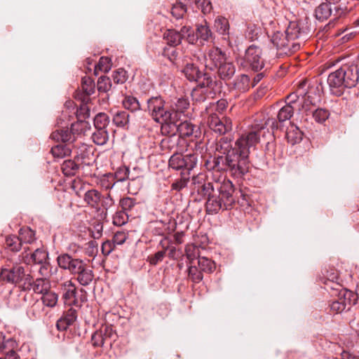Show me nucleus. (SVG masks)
Listing matches in <instances>:
<instances>
[{
    "label": "nucleus",
    "mask_w": 359,
    "mask_h": 359,
    "mask_svg": "<svg viewBox=\"0 0 359 359\" xmlns=\"http://www.w3.org/2000/svg\"><path fill=\"white\" fill-rule=\"evenodd\" d=\"M264 128L263 124L255 125L233 144L231 137H222L217 141L215 146L219 155L215 156L212 161H205L207 170L226 171L235 178H242L249 171L250 149L258 143L259 132Z\"/></svg>",
    "instance_id": "obj_1"
},
{
    "label": "nucleus",
    "mask_w": 359,
    "mask_h": 359,
    "mask_svg": "<svg viewBox=\"0 0 359 359\" xmlns=\"http://www.w3.org/2000/svg\"><path fill=\"white\" fill-rule=\"evenodd\" d=\"M311 30L308 24H288L284 32H275L271 41L278 50V55L288 56L299 50L301 44L299 40H306Z\"/></svg>",
    "instance_id": "obj_2"
},
{
    "label": "nucleus",
    "mask_w": 359,
    "mask_h": 359,
    "mask_svg": "<svg viewBox=\"0 0 359 359\" xmlns=\"http://www.w3.org/2000/svg\"><path fill=\"white\" fill-rule=\"evenodd\" d=\"M216 191L205 202L207 214H217L220 210H230L236 203V189L232 182L224 178L222 182H216Z\"/></svg>",
    "instance_id": "obj_3"
},
{
    "label": "nucleus",
    "mask_w": 359,
    "mask_h": 359,
    "mask_svg": "<svg viewBox=\"0 0 359 359\" xmlns=\"http://www.w3.org/2000/svg\"><path fill=\"white\" fill-rule=\"evenodd\" d=\"M359 81V68L353 62L341 65L327 77L332 94L341 96L346 88H351L356 86Z\"/></svg>",
    "instance_id": "obj_4"
},
{
    "label": "nucleus",
    "mask_w": 359,
    "mask_h": 359,
    "mask_svg": "<svg viewBox=\"0 0 359 359\" xmlns=\"http://www.w3.org/2000/svg\"><path fill=\"white\" fill-rule=\"evenodd\" d=\"M182 73L189 81L198 82L201 88H209L215 95L222 92V82L210 73H203L194 63H187Z\"/></svg>",
    "instance_id": "obj_5"
},
{
    "label": "nucleus",
    "mask_w": 359,
    "mask_h": 359,
    "mask_svg": "<svg viewBox=\"0 0 359 359\" xmlns=\"http://www.w3.org/2000/svg\"><path fill=\"white\" fill-rule=\"evenodd\" d=\"M32 275L29 265L22 263L13 264L11 269H3L0 279L9 283L18 285L22 292H29Z\"/></svg>",
    "instance_id": "obj_6"
},
{
    "label": "nucleus",
    "mask_w": 359,
    "mask_h": 359,
    "mask_svg": "<svg viewBox=\"0 0 359 359\" xmlns=\"http://www.w3.org/2000/svg\"><path fill=\"white\" fill-rule=\"evenodd\" d=\"M205 149V144L201 141L195 143L194 151L191 154L183 155L182 151L173 153L168 161L169 168L175 170H182L190 175V171L197 165L198 153L202 154Z\"/></svg>",
    "instance_id": "obj_7"
},
{
    "label": "nucleus",
    "mask_w": 359,
    "mask_h": 359,
    "mask_svg": "<svg viewBox=\"0 0 359 359\" xmlns=\"http://www.w3.org/2000/svg\"><path fill=\"white\" fill-rule=\"evenodd\" d=\"M144 110L148 112L155 122L166 123V126H162L163 130H166L168 127H170V124H172L169 102H166L161 95L149 97L147 100V108Z\"/></svg>",
    "instance_id": "obj_8"
},
{
    "label": "nucleus",
    "mask_w": 359,
    "mask_h": 359,
    "mask_svg": "<svg viewBox=\"0 0 359 359\" xmlns=\"http://www.w3.org/2000/svg\"><path fill=\"white\" fill-rule=\"evenodd\" d=\"M83 198L88 206L97 210H100L102 208L107 210L114 204V201L110 194L102 195L95 189L86 191Z\"/></svg>",
    "instance_id": "obj_9"
},
{
    "label": "nucleus",
    "mask_w": 359,
    "mask_h": 359,
    "mask_svg": "<svg viewBox=\"0 0 359 359\" xmlns=\"http://www.w3.org/2000/svg\"><path fill=\"white\" fill-rule=\"evenodd\" d=\"M89 123L84 121L78 120L76 122L71 125L70 131L68 129H57L53 131L50 135V138L56 142H62L66 143L75 141L74 135L81 134L85 133V129Z\"/></svg>",
    "instance_id": "obj_10"
},
{
    "label": "nucleus",
    "mask_w": 359,
    "mask_h": 359,
    "mask_svg": "<svg viewBox=\"0 0 359 359\" xmlns=\"http://www.w3.org/2000/svg\"><path fill=\"white\" fill-rule=\"evenodd\" d=\"M357 294L353 291H345V293L332 297L329 304L330 312L332 314L341 313L346 309L348 310L351 305L355 304Z\"/></svg>",
    "instance_id": "obj_11"
},
{
    "label": "nucleus",
    "mask_w": 359,
    "mask_h": 359,
    "mask_svg": "<svg viewBox=\"0 0 359 359\" xmlns=\"http://www.w3.org/2000/svg\"><path fill=\"white\" fill-rule=\"evenodd\" d=\"M207 123L210 129L219 135H224L232 130L231 119L226 116L219 118L216 113L209 115Z\"/></svg>",
    "instance_id": "obj_12"
},
{
    "label": "nucleus",
    "mask_w": 359,
    "mask_h": 359,
    "mask_svg": "<svg viewBox=\"0 0 359 359\" xmlns=\"http://www.w3.org/2000/svg\"><path fill=\"white\" fill-rule=\"evenodd\" d=\"M170 113L172 114V123L176 124L180 121L182 115H184L189 109L190 102L185 96L175 97L169 101Z\"/></svg>",
    "instance_id": "obj_13"
},
{
    "label": "nucleus",
    "mask_w": 359,
    "mask_h": 359,
    "mask_svg": "<svg viewBox=\"0 0 359 359\" xmlns=\"http://www.w3.org/2000/svg\"><path fill=\"white\" fill-rule=\"evenodd\" d=\"M243 59L254 71H260L264 66L262 50L256 45L252 44L245 50Z\"/></svg>",
    "instance_id": "obj_14"
},
{
    "label": "nucleus",
    "mask_w": 359,
    "mask_h": 359,
    "mask_svg": "<svg viewBox=\"0 0 359 359\" xmlns=\"http://www.w3.org/2000/svg\"><path fill=\"white\" fill-rule=\"evenodd\" d=\"M57 262L60 268L68 271L72 275L76 273L86 263L84 260L74 257L68 253L60 255L57 257Z\"/></svg>",
    "instance_id": "obj_15"
},
{
    "label": "nucleus",
    "mask_w": 359,
    "mask_h": 359,
    "mask_svg": "<svg viewBox=\"0 0 359 359\" xmlns=\"http://www.w3.org/2000/svg\"><path fill=\"white\" fill-rule=\"evenodd\" d=\"M20 261L27 265L40 264L48 261V253L43 249L37 248L32 253H28L26 248L19 256Z\"/></svg>",
    "instance_id": "obj_16"
},
{
    "label": "nucleus",
    "mask_w": 359,
    "mask_h": 359,
    "mask_svg": "<svg viewBox=\"0 0 359 359\" xmlns=\"http://www.w3.org/2000/svg\"><path fill=\"white\" fill-rule=\"evenodd\" d=\"M229 91L236 94L245 93L252 88L251 79L247 74L237 76L232 81L226 83Z\"/></svg>",
    "instance_id": "obj_17"
},
{
    "label": "nucleus",
    "mask_w": 359,
    "mask_h": 359,
    "mask_svg": "<svg viewBox=\"0 0 359 359\" xmlns=\"http://www.w3.org/2000/svg\"><path fill=\"white\" fill-rule=\"evenodd\" d=\"M177 128V131L179 133V136L181 138L194 137L196 138L200 137L201 135V130L197 125H195L189 121L185 120L176 124H172Z\"/></svg>",
    "instance_id": "obj_18"
},
{
    "label": "nucleus",
    "mask_w": 359,
    "mask_h": 359,
    "mask_svg": "<svg viewBox=\"0 0 359 359\" xmlns=\"http://www.w3.org/2000/svg\"><path fill=\"white\" fill-rule=\"evenodd\" d=\"M81 90L75 92L76 100H82L83 102H90V96L95 93V84L94 81L88 76H84L81 79Z\"/></svg>",
    "instance_id": "obj_19"
},
{
    "label": "nucleus",
    "mask_w": 359,
    "mask_h": 359,
    "mask_svg": "<svg viewBox=\"0 0 359 359\" xmlns=\"http://www.w3.org/2000/svg\"><path fill=\"white\" fill-rule=\"evenodd\" d=\"M58 300V295L55 292L51 291L50 290L48 292H45L42 294L41 301L40 303L39 302H35L32 306L33 314L35 316L40 315V309L43 306H46L50 308H53L56 306Z\"/></svg>",
    "instance_id": "obj_20"
},
{
    "label": "nucleus",
    "mask_w": 359,
    "mask_h": 359,
    "mask_svg": "<svg viewBox=\"0 0 359 359\" xmlns=\"http://www.w3.org/2000/svg\"><path fill=\"white\" fill-rule=\"evenodd\" d=\"M60 289L62 292V297L65 304L69 305L76 304V287L71 280L60 283Z\"/></svg>",
    "instance_id": "obj_21"
},
{
    "label": "nucleus",
    "mask_w": 359,
    "mask_h": 359,
    "mask_svg": "<svg viewBox=\"0 0 359 359\" xmlns=\"http://www.w3.org/2000/svg\"><path fill=\"white\" fill-rule=\"evenodd\" d=\"M72 148L75 149L76 155L74 158L76 161L81 164H90V156L93 154L90 146L84 143H80V144L73 145Z\"/></svg>",
    "instance_id": "obj_22"
},
{
    "label": "nucleus",
    "mask_w": 359,
    "mask_h": 359,
    "mask_svg": "<svg viewBox=\"0 0 359 359\" xmlns=\"http://www.w3.org/2000/svg\"><path fill=\"white\" fill-rule=\"evenodd\" d=\"M77 318V311L73 308H69L65 311L62 316L57 320L56 327L59 331H65L73 325Z\"/></svg>",
    "instance_id": "obj_23"
},
{
    "label": "nucleus",
    "mask_w": 359,
    "mask_h": 359,
    "mask_svg": "<svg viewBox=\"0 0 359 359\" xmlns=\"http://www.w3.org/2000/svg\"><path fill=\"white\" fill-rule=\"evenodd\" d=\"M183 140L179 135L173 133L163 138L161 140V146L163 149L175 153V151H183L182 145L181 144Z\"/></svg>",
    "instance_id": "obj_24"
},
{
    "label": "nucleus",
    "mask_w": 359,
    "mask_h": 359,
    "mask_svg": "<svg viewBox=\"0 0 359 359\" xmlns=\"http://www.w3.org/2000/svg\"><path fill=\"white\" fill-rule=\"evenodd\" d=\"M294 111V107L293 105L285 104L282 107L277 114V120H272L271 127L273 129H278L281 127V123L290 120Z\"/></svg>",
    "instance_id": "obj_25"
},
{
    "label": "nucleus",
    "mask_w": 359,
    "mask_h": 359,
    "mask_svg": "<svg viewBox=\"0 0 359 359\" xmlns=\"http://www.w3.org/2000/svg\"><path fill=\"white\" fill-rule=\"evenodd\" d=\"M73 276L82 286L89 285L94 278L93 271L86 262Z\"/></svg>",
    "instance_id": "obj_26"
},
{
    "label": "nucleus",
    "mask_w": 359,
    "mask_h": 359,
    "mask_svg": "<svg viewBox=\"0 0 359 359\" xmlns=\"http://www.w3.org/2000/svg\"><path fill=\"white\" fill-rule=\"evenodd\" d=\"M205 60L206 62L217 68L226 60V55L220 48L214 47L208 50Z\"/></svg>",
    "instance_id": "obj_27"
},
{
    "label": "nucleus",
    "mask_w": 359,
    "mask_h": 359,
    "mask_svg": "<svg viewBox=\"0 0 359 359\" xmlns=\"http://www.w3.org/2000/svg\"><path fill=\"white\" fill-rule=\"evenodd\" d=\"M29 291L32 290L36 294H43L50 290V281L47 278H38L35 280L32 277Z\"/></svg>",
    "instance_id": "obj_28"
},
{
    "label": "nucleus",
    "mask_w": 359,
    "mask_h": 359,
    "mask_svg": "<svg viewBox=\"0 0 359 359\" xmlns=\"http://www.w3.org/2000/svg\"><path fill=\"white\" fill-rule=\"evenodd\" d=\"M139 205L140 202L137 198L133 197L126 196L119 201V206L130 216H133L135 212H137Z\"/></svg>",
    "instance_id": "obj_29"
},
{
    "label": "nucleus",
    "mask_w": 359,
    "mask_h": 359,
    "mask_svg": "<svg viewBox=\"0 0 359 359\" xmlns=\"http://www.w3.org/2000/svg\"><path fill=\"white\" fill-rule=\"evenodd\" d=\"M236 72V68L232 62L225 61L217 67V74L220 79L228 81L232 78Z\"/></svg>",
    "instance_id": "obj_30"
},
{
    "label": "nucleus",
    "mask_w": 359,
    "mask_h": 359,
    "mask_svg": "<svg viewBox=\"0 0 359 359\" xmlns=\"http://www.w3.org/2000/svg\"><path fill=\"white\" fill-rule=\"evenodd\" d=\"M324 288L327 291L332 297L343 293L344 294L345 291H350L349 290L344 288L337 281L330 280V278H326V280L324 281Z\"/></svg>",
    "instance_id": "obj_31"
},
{
    "label": "nucleus",
    "mask_w": 359,
    "mask_h": 359,
    "mask_svg": "<svg viewBox=\"0 0 359 359\" xmlns=\"http://www.w3.org/2000/svg\"><path fill=\"white\" fill-rule=\"evenodd\" d=\"M187 272L189 280H191L194 283H198L202 281L203 273L198 268L194 260H191L189 262Z\"/></svg>",
    "instance_id": "obj_32"
},
{
    "label": "nucleus",
    "mask_w": 359,
    "mask_h": 359,
    "mask_svg": "<svg viewBox=\"0 0 359 359\" xmlns=\"http://www.w3.org/2000/svg\"><path fill=\"white\" fill-rule=\"evenodd\" d=\"M216 191L215 182H204L196 187V192L202 198L207 200Z\"/></svg>",
    "instance_id": "obj_33"
},
{
    "label": "nucleus",
    "mask_w": 359,
    "mask_h": 359,
    "mask_svg": "<svg viewBox=\"0 0 359 359\" xmlns=\"http://www.w3.org/2000/svg\"><path fill=\"white\" fill-rule=\"evenodd\" d=\"M308 81L304 80L299 83L298 88L296 92L292 93L286 97L285 104L293 105L295 107L300 96L303 97L304 88L307 86Z\"/></svg>",
    "instance_id": "obj_34"
},
{
    "label": "nucleus",
    "mask_w": 359,
    "mask_h": 359,
    "mask_svg": "<svg viewBox=\"0 0 359 359\" xmlns=\"http://www.w3.org/2000/svg\"><path fill=\"white\" fill-rule=\"evenodd\" d=\"M302 136L303 133L294 124H291L287 129L286 138L287 142L292 145L299 142L302 140Z\"/></svg>",
    "instance_id": "obj_35"
},
{
    "label": "nucleus",
    "mask_w": 359,
    "mask_h": 359,
    "mask_svg": "<svg viewBox=\"0 0 359 359\" xmlns=\"http://www.w3.org/2000/svg\"><path fill=\"white\" fill-rule=\"evenodd\" d=\"M196 264L203 273H211L216 268L215 262L205 257L197 256Z\"/></svg>",
    "instance_id": "obj_36"
},
{
    "label": "nucleus",
    "mask_w": 359,
    "mask_h": 359,
    "mask_svg": "<svg viewBox=\"0 0 359 359\" xmlns=\"http://www.w3.org/2000/svg\"><path fill=\"white\" fill-rule=\"evenodd\" d=\"M72 147L69 144H58L51 148V153L55 158H62L69 156Z\"/></svg>",
    "instance_id": "obj_37"
},
{
    "label": "nucleus",
    "mask_w": 359,
    "mask_h": 359,
    "mask_svg": "<svg viewBox=\"0 0 359 359\" xmlns=\"http://www.w3.org/2000/svg\"><path fill=\"white\" fill-rule=\"evenodd\" d=\"M81 163L74 160H66L61 165L63 174L66 176L74 175L79 168Z\"/></svg>",
    "instance_id": "obj_38"
},
{
    "label": "nucleus",
    "mask_w": 359,
    "mask_h": 359,
    "mask_svg": "<svg viewBox=\"0 0 359 359\" xmlns=\"http://www.w3.org/2000/svg\"><path fill=\"white\" fill-rule=\"evenodd\" d=\"M303 99H309L313 102V106L316 107L320 103L321 95L318 87L310 86L309 89L305 90L304 88Z\"/></svg>",
    "instance_id": "obj_39"
},
{
    "label": "nucleus",
    "mask_w": 359,
    "mask_h": 359,
    "mask_svg": "<svg viewBox=\"0 0 359 359\" xmlns=\"http://www.w3.org/2000/svg\"><path fill=\"white\" fill-rule=\"evenodd\" d=\"M332 8L327 3H322L315 10V16L319 21L327 20L331 15Z\"/></svg>",
    "instance_id": "obj_40"
},
{
    "label": "nucleus",
    "mask_w": 359,
    "mask_h": 359,
    "mask_svg": "<svg viewBox=\"0 0 359 359\" xmlns=\"http://www.w3.org/2000/svg\"><path fill=\"white\" fill-rule=\"evenodd\" d=\"M164 39L170 46H176L181 43L183 36L179 32L169 29L164 34Z\"/></svg>",
    "instance_id": "obj_41"
},
{
    "label": "nucleus",
    "mask_w": 359,
    "mask_h": 359,
    "mask_svg": "<svg viewBox=\"0 0 359 359\" xmlns=\"http://www.w3.org/2000/svg\"><path fill=\"white\" fill-rule=\"evenodd\" d=\"M112 122L117 127L124 128L129 123V114L126 111H118L114 114Z\"/></svg>",
    "instance_id": "obj_42"
},
{
    "label": "nucleus",
    "mask_w": 359,
    "mask_h": 359,
    "mask_svg": "<svg viewBox=\"0 0 359 359\" xmlns=\"http://www.w3.org/2000/svg\"><path fill=\"white\" fill-rule=\"evenodd\" d=\"M122 104L125 109L132 112L142 109L138 100L132 95H126L123 100Z\"/></svg>",
    "instance_id": "obj_43"
},
{
    "label": "nucleus",
    "mask_w": 359,
    "mask_h": 359,
    "mask_svg": "<svg viewBox=\"0 0 359 359\" xmlns=\"http://www.w3.org/2000/svg\"><path fill=\"white\" fill-rule=\"evenodd\" d=\"M92 140L97 145H104L109 140V133L106 129H95L92 135Z\"/></svg>",
    "instance_id": "obj_44"
},
{
    "label": "nucleus",
    "mask_w": 359,
    "mask_h": 359,
    "mask_svg": "<svg viewBox=\"0 0 359 359\" xmlns=\"http://www.w3.org/2000/svg\"><path fill=\"white\" fill-rule=\"evenodd\" d=\"M6 248L13 252H18L22 245V243L19 236L10 235L6 238L5 241Z\"/></svg>",
    "instance_id": "obj_45"
},
{
    "label": "nucleus",
    "mask_w": 359,
    "mask_h": 359,
    "mask_svg": "<svg viewBox=\"0 0 359 359\" xmlns=\"http://www.w3.org/2000/svg\"><path fill=\"white\" fill-rule=\"evenodd\" d=\"M111 69V59L108 57H101L98 63L95 66L94 74L97 76L99 72H107Z\"/></svg>",
    "instance_id": "obj_46"
},
{
    "label": "nucleus",
    "mask_w": 359,
    "mask_h": 359,
    "mask_svg": "<svg viewBox=\"0 0 359 359\" xmlns=\"http://www.w3.org/2000/svg\"><path fill=\"white\" fill-rule=\"evenodd\" d=\"M93 121L95 129H106L109 123V117L107 114L100 112L95 116Z\"/></svg>",
    "instance_id": "obj_47"
},
{
    "label": "nucleus",
    "mask_w": 359,
    "mask_h": 359,
    "mask_svg": "<svg viewBox=\"0 0 359 359\" xmlns=\"http://www.w3.org/2000/svg\"><path fill=\"white\" fill-rule=\"evenodd\" d=\"M19 238L22 243H32L35 240V232L30 228H21L19 231Z\"/></svg>",
    "instance_id": "obj_48"
},
{
    "label": "nucleus",
    "mask_w": 359,
    "mask_h": 359,
    "mask_svg": "<svg viewBox=\"0 0 359 359\" xmlns=\"http://www.w3.org/2000/svg\"><path fill=\"white\" fill-rule=\"evenodd\" d=\"M76 100L80 102L79 107L76 112V118L78 120L83 121L90 116V108L88 106L89 102H83L82 100Z\"/></svg>",
    "instance_id": "obj_49"
},
{
    "label": "nucleus",
    "mask_w": 359,
    "mask_h": 359,
    "mask_svg": "<svg viewBox=\"0 0 359 359\" xmlns=\"http://www.w3.org/2000/svg\"><path fill=\"white\" fill-rule=\"evenodd\" d=\"M262 29L260 27L257 26L256 24H248L245 35L248 39L255 41L259 38Z\"/></svg>",
    "instance_id": "obj_50"
},
{
    "label": "nucleus",
    "mask_w": 359,
    "mask_h": 359,
    "mask_svg": "<svg viewBox=\"0 0 359 359\" xmlns=\"http://www.w3.org/2000/svg\"><path fill=\"white\" fill-rule=\"evenodd\" d=\"M196 35L197 39H201L203 41H208L212 36V32L208 24H200L197 27Z\"/></svg>",
    "instance_id": "obj_51"
},
{
    "label": "nucleus",
    "mask_w": 359,
    "mask_h": 359,
    "mask_svg": "<svg viewBox=\"0 0 359 359\" xmlns=\"http://www.w3.org/2000/svg\"><path fill=\"white\" fill-rule=\"evenodd\" d=\"M116 182H124L126 180H130V169L128 167L123 165L117 168L114 173H112Z\"/></svg>",
    "instance_id": "obj_52"
},
{
    "label": "nucleus",
    "mask_w": 359,
    "mask_h": 359,
    "mask_svg": "<svg viewBox=\"0 0 359 359\" xmlns=\"http://www.w3.org/2000/svg\"><path fill=\"white\" fill-rule=\"evenodd\" d=\"M130 216L129 214L122 209L121 210L116 211L113 216V224L116 226H121L128 222Z\"/></svg>",
    "instance_id": "obj_53"
},
{
    "label": "nucleus",
    "mask_w": 359,
    "mask_h": 359,
    "mask_svg": "<svg viewBox=\"0 0 359 359\" xmlns=\"http://www.w3.org/2000/svg\"><path fill=\"white\" fill-rule=\"evenodd\" d=\"M116 180L114 178L112 173L109 172L104 175L100 180V184L101 187L105 190L111 189L116 184Z\"/></svg>",
    "instance_id": "obj_54"
},
{
    "label": "nucleus",
    "mask_w": 359,
    "mask_h": 359,
    "mask_svg": "<svg viewBox=\"0 0 359 359\" xmlns=\"http://www.w3.org/2000/svg\"><path fill=\"white\" fill-rule=\"evenodd\" d=\"M100 330H102L104 342H106L108 339H112L113 341L116 340L117 334L111 325H102V327L100 328Z\"/></svg>",
    "instance_id": "obj_55"
},
{
    "label": "nucleus",
    "mask_w": 359,
    "mask_h": 359,
    "mask_svg": "<svg viewBox=\"0 0 359 359\" xmlns=\"http://www.w3.org/2000/svg\"><path fill=\"white\" fill-rule=\"evenodd\" d=\"M187 13V7L181 2L174 4L171 9V14L176 20L183 18Z\"/></svg>",
    "instance_id": "obj_56"
},
{
    "label": "nucleus",
    "mask_w": 359,
    "mask_h": 359,
    "mask_svg": "<svg viewBox=\"0 0 359 359\" xmlns=\"http://www.w3.org/2000/svg\"><path fill=\"white\" fill-rule=\"evenodd\" d=\"M182 174L183 176L172 184L171 187L172 190L180 191L187 186V183L189 180V175L185 172H182Z\"/></svg>",
    "instance_id": "obj_57"
},
{
    "label": "nucleus",
    "mask_w": 359,
    "mask_h": 359,
    "mask_svg": "<svg viewBox=\"0 0 359 359\" xmlns=\"http://www.w3.org/2000/svg\"><path fill=\"white\" fill-rule=\"evenodd\" d=\"M112 80L115 84H122L127 80V72L123 68H119L112 74Z\"/></svg>",
    "instance_id": "obj_58"
},
{
    "label": "nucleus",
    "mask_w": 359,
    "mask_h": 359,
    "mask_svg": "<svg viewBox=\"0 0 359 359\" xmlns=\"http://www.w3.org/2000/svg\"><path fill=\"white\" fill-rule=\"evenodd\" d=\"M111 82L109 77L101 76L97 81V90L99 92L107 93L111 89Z\"/></svg>",
    "instance_id": "obj_59"
},
{
    "label": "nucleus",
    "mask_w": 359,
    "mask_h": 359,
    "mask_svg": "<svg viewBox=\"0 0 359 359\" xmlns=\"http://www.w3.org/2000/svg\"><path fill=\"white\" fill-rule=\"evenodd\" d=\"M312 114L315 121L318 123H323L330 116L329 111L323 108H318L315 109L312 111Z\"/></svg>",
    "instance_id": "obj_60"
},
{
    "label": "nucleus",
    "mask_w": 359,
    "mask_h": 359,
    "mask_svg": "<svg viewBox=\"0 0 359 359\" xmlns=\"http://www.w3.org/2000/svg\"><path fill=\"white\" fill-rule=\"evenodd\" d=\"M103 224L100 222H95L89 228L91 236L94 239H99L102 235Z\"/></svg>",
    "instance_id": "obj_61"
},
{
    "label": "nucleus",
    "mask_w": 359,
    "mask_h": 359,
    "mask_svg": "<svg viewBox=\"0 0 359 359\" xmlns=\"http://www.w3.org/2000/svg\"><path fill=\"white\" fill-rule=\"evenodd\" d=\"M166 252L165 250H158L154 255H151L147 257V262L152 266L157 265L159 262H162L165 257Z\"/></svg>",
    "instance_id": "obj_62"
},
{
    "label": "nucleus",
    "mask_w": 359,
    "mask_h": 359,
    "mask_svg": "<svg viewBox=\"0 0 359 359\" xmlns=\"http://www.w3.org/2000/svg\"><path fill=\"white\" fill-rule=\"evenodd\" d=\"M102 336V330L100 329L95 331L91 337V342L94 347H102L105 343Z\"/></svg>",
    "instance_id": "obj_63"
},
{
    "label": "nucleus",
    "mask_w": 359,
    "mask_h": 359,
    "mask_svg": "<svg viewBox=\"0 0 359 359\" xmlns=\"http://www.w3.org/2000/svg\"><path fill=\"white\" fill-rule=\"evenodd\" d=\"M175 46H169L163 48L162 55L167 57L170 61L174 62L177 57V52Z\"/></svg>",
    "instance_id": "obj_64"
}]
</instances>
